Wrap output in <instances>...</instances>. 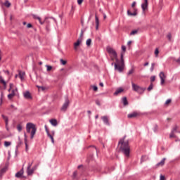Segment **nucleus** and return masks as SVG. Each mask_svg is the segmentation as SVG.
Instances as JSON below:
<instances>
[{
    "label": "nucleus",
    "instance_id": "f257e3e1",
    "mask_svg": "<svg viewBox=\"0 0 180 180\" xmlns=\"http://www.w3.org/2000/svg\"><path fill=\"white\" fill-rule=\"evenodd\" d=\"M107 51L109 54H112V57L115 58L116 63H112V65L114 64L115 71L118 72H122L124 70V60L123 59V53H121V61L117 59V53L116 51L111 47H107Z\"/></svg>",
    "mask_w": 180,
    "mask_h": 180
},
{
    "label": "nucleus",
    "instance_id": "393cba45",
    "mask_svg": "<svg viewBox=\"0 0 180 180\" xmlns=\"http://www.w3.org/2000/svg\"><path fill=\"white\" fill-rule=\"evenodd\" d=\"M24 141L25 144L26 148H27V135H26V133H24Z\"/></svg>",
    "mask_w": 180,
    "mask_h": 180
},
{
    "label": "nucleus",
    "instance_id": "4be33fe9",
    "mask_svg": "<svg viewBox=\"0 0 180 180\" xmlns=\"http://www.w3.org/2000/svg\"><path fill=\"white\" fill-rule=\"evenodd\" d=\"M122 101L124 106H127V105H129V101H127V98L123 97Z\"/></svg>",
    "mask_w": 180,
    "mask_h": 180
},
{
    "label": "nucleus",
    "instance_id": "5701e85b",
    "mask_svg": "<svg viewBox=\"0 0 180 180\" xmlns=\"http://www.w3.org/2000/svg\"><path fill=\"white\" fill-rule=\"evenodd\" d=\"M33 172H34V170L32 168L27 169V174L28 176L33 175Z\"/></svg>",
    "mask_w": 180,
    "mask_h": 180
},
{
    "label": "nucleus",
    "instance_id": "58836bf2",
    "mask_svg": "<svg viewBox=\"0 0 180 180\" xmlns=\"http://www.w3.org/2000/svg\"><path fill=\"white\" fill-rule=\"evenodd\" d=\"M133 72H134V69H131L128 73L127 75H131V74H133Z\"/></svg>",
    "mask_w": 180,
    "mask_h": 180
},
{
    "label": "nucleus",
    "instance_id": "37998d69",
    "mask_svg": "<svg viewBox=\"0 0 180 180\" xmlns=\"http://www.w3.org/2000/svg\"><path fill=\"white\" fill-rule=\"evenodd\" d=\"M2 98H4V93H1V94L0 105H2Z\"/></svg>",
    "mask_w": 180,
    "mask_h": 180
},
{
    "label": "nucleus",
    "instance_id": "c03bdc74",
    "mask_svg": "<svg viewBox=\"0 0 180 180\" xmlns=\"http://www.w3.org/2000/svg\"><path fill=\"white\" fill-rule=\"evenodd\" d=\"M154 81H155V76H152L150 77V82H154Z\"/></svg>",
    "mask_w": 180,
    "mask_h": 180
},
{
    "label": "nucleus",
    "instance_id": "4c0bfd02",
    "mask_svg": "<svg viewBox=\"0 0 180 180\" xmlns=\"http://www.w3.org/2000/svg\"><path fill=\"white\" fill-rule=\"evenodd\" d=\"M155 66V63H152L150 67V71L153 72L154 71V67Z\"/></svg>",
    "mask_w": 180,
    "mask_h": 180
},
{
    "label": "nucleus",
    "instance_id": "c9c22d12",
    "mask_svg": "<svg viewBox=\"0 0 180 180\" xmlns=\"http://www.w3.org/2000/svg\"><path fill=\"white\" fill-rule=\"evenodd\" d=\"M78 39H80V40H82V41L83 40V39H84V32L83 31L81 32L80 36Z\"/></svg>",
    "mask_w": 180,
    "mask_h": 180
},
{
    "label": "nucleus",
    "instance_id": "e433bc0d",
    "mask_svg": "<svg viewBox=\"0 0 180 180\" xmlns=\"http://www.w3.org/2000/svg\"><path fill=\"white\" fill-rule=\"evenodd\" d=\"M160 53V51L158 50V49H156L155 50V57H158V54Z\"/></svg>",
    "mask_w": 180,
    "mask_h": 180
},
{
    "label": "nucleus",
    "instance_id": "052dcab7",
    "mask_svg": "<svg viewBox=\"0 0 180 180\" xmlns=\"http://www.w3.org/2000/svg\"><path fill=\"white\" fill-rule=\"evenodd\" d=\"M54 134H56V132L54 131H52L51 135H52L53 139H54Z\"/></svg>",
    "mask_w": 180,
    "mask_h": 180
},
{
    "label": "nucleus",
    "instance_id": "0eeeda50",
    "mask_svg": "<svg viewBox=\"0 0 180 180\" xmlns=\"http://www.w3.org/2000/svg\"><path fill=\"white\" fill-rule=\"evenodd\" d=\"M159 77L160 78V85L165 84V78H167V76H165L164 72H160L159 74Z\"/></svg>",
    "mask_w": 180,
    "mask_h": 180
},
{
    "label": "nucleus",
    "instance_id": "f3484780",
    "mask_svg": "<svg viewBox=\"0 0 180 180\" xmlns=\"http://www.w3.org/2000/svg\"><path fill=\"white\" fill-rule=\"evenodd\" d=\"M95 20H96V29L98 30L99 28V18H98V15H95Z\"/></svg>",
    "mask_w": 180,
    "mask_h": 180
},
{
    "label": "nucleus",
    "instance_id": "864d4df0",
    "mask_svg": "<svg viewBox=\"0 0 180 180\" xmlns=\"http://www.w3.org/2000/svg\"><path fill=\"white\" fill-rule=\"evenodd\" d=\"M122 51L124 53V52L126 51V46H122Z\"/></svg>",
    "mask_w": 180,
    "mask_h": 180
},
{
    "label": "nucleus",
    "instance_id": "423d86ee",
    "mask_svg": "<svg viewBox=\"0 0 180 180\" xmlns=\"http://www.w3.org/2000/svg\"><path fill=\"white\" fill-rule=\"evenodd\" d=\"M140 115V112L137 111H134L127 115L128 119H133L134 117H137Z\"/></svg>",
    "mask_w": 180,
    "mask_h": 180
},
{
    "label": "nucleus",
    "instance_id": "473e14b6",
    "mask_svg": "<svg viewBox=\"0 0 180 180\" xmlns=\"http://www.w3.org/2000/svg\"><path fill=\"white\" fill-rule=\"evenodd\" d=\"M153 131L155 133H157V131H158V125L155 124L153 127Z\"/></svg>",
    "mask_w": 180,
    "mask_h": 180
},
{
    "label": "nucleus",
    "instance_id": "f03ea898",
    "mask_svg": "<svg viewBox=\"0 0 180 180\" xmlns=\"http://www.w3.org/2000/svg\"><path fill=\"white\" fill-rule=\"evenodd\" d=\"M126 136L121 139L118 143L120 150L124 153L125 157H130V146L129 145V141H125Z\"/></svg>",
    "mask_w": 180,
    "mask_h": 180
},
{
    "label": "nucleus",
    "instance_id": "5fc2aeb1",
    "mask_svg": "<svg viewBox=\"0 0 180 180\" xmlns=\"http://www.w3.org/2000/svg\"><path fill=\"white\" fill-rule=\"evenodd\" d=\"M137 3H136V1H134L133 3H132V4H131V8H134L135 6H136V4Z\"/></svg>",
    "mask_w": 180,
    "mask_h": 180
},
{
    "label": "nucleus",
    "instance_id": "0e129e2a",
    "mask_svg": "<svg viewBox=\"0 0 180 180\" xmlns=\"http://www.w3.org/2000/svg\"><path fill=\"white\" fill-rule=\"evenodd\" d=\"M127 44H128V46H130V44H131V41H129Z\"/></svg>",
    "mask_w": 180,
    "mask_h": 180
},
{
    "label": "nucleus",
    "instance_id": "a19ab883",
    "mask_svg": "<svg viewBox=\"0 0 180 180\" xmlns=\"http://www.w3.org/2000/svg\"><path fill=\"white\" fill-rule=\"evenodd\" d=\"M177 129H178V127L175 126V127L172 129V132H173V133H176Z\"/></svg>",
    "mask_w": 180,
    "mask_h": 180
},
{
    "label": "nucleus",
    "instance_id": "1a4fd4ad",
    "mask_svg": "<svg viewBox=\"0 0 180 180\" xmlns=\"http://www.w3.org/2000/svg\"><path fill=\"white\" fill-rule=\"evenodd\" d=\"M101 119L104 124H106V126H110V123L109 122V118L108 117V116H103L101 117Z\"/></svg>",
    "mask_w": 180,
    "mask_h": 180
},
{
    "label": "nucleus",
    "instance_id": "49530a36",
    "mask_svg": "<svg viewBox=\"0 0 180 180\" xmlns=\"http://www.w3.org/2000/svg\"><path fill=\"white\" fill-rule=\"evenodd\" d=\"M131 35H133V34H137V30H133L131 33H130Z\"/></svg>",
    "mask_w": 180,
    "mask_h": 180
},
{
    "label": "nucleus",
    "instance_id": "2f4dec72",
    "mask_svg": "<svg viewBox=\"0 0 180 180\" xmlns=\"http://www.w3.org/2000/svg\"><path fill=\"white\" fill-rule=\"evenodd\" d=\"M92 40L91 39H88L86 41V46H91V43Z\"/></svg>",
    "mask_w": 180,
    "mask_h": 180
},
{
    "label": "nucleus",
    "instance_id": "bf43d9fd",
    "mask_svg": "<svg viewBox=\"0 0 180 180\" xmlns=\"http://www.w3.org/2000/svg\"><path fill=\"white\" fill-rule=\"evenodd\" d=\"M4 72L7 74V75H9V70H4Z\"/></svg>",
    "mask_w": 180,
    "mask_h": 180
},
{
    "label": "nucleus",
    "instance_id": "4d7b16f0",
    "mask_svg": "<svg viewBox=\"0 0 180 180\" xmlns=\"http://www.w3.org/2000/svg\"><path fill=\"white\" fill-rule=\"evenodd\" d=\"M96 103L98 105L101 106V102H99V100L96 101Z\"/></svg>",
    "mask_w": 180,
    "mask_h": 180
},
{
    "label": "nucleus",
    "instance_id": "bb28decb",
    "mask_svg": "<svg viewBox=\"0 0 180 180\" xmlns=\"http://www.w3.org/2000/svg\"><path fill=\"white\" fill-rule=\"evenodd\" d=\"M0 82H1V84H3L4 86H6V82H5V80L4 79V78H2V77H0Z\"/></svg>",
    "mask_w": 180,
    "mask_h": 180
},
{
    "label": "nucleus",
    "instance_id": "ea45409f",
    "mask_svg": "<svg viewBox=\"0 0 180 180\" xmlns=\"http://www.w3.org/2000/svg\"><path fill=\"white\" fill-rule=\"evenodd\" d=\"M17 129H18V131H22V125L18 124L17 126Z\"/></svg>",
    "mask_w": 180,
    "mask_h": 180
},
{
    "label": "nucleus",
    "instance_id": "6e6552de",
    "mask_svg": "<svg viewBox=\"0 0 180 180\" xmlns=\"http://www.w3.org/2000/svg\"><path fill=\"white\" fill-rule=\"evenodd\" d=\"M44 129H45V131L46 132L48 137H49L51 139V143L53 144H54V138H53V136L51 135V134H50V131H49V128L47 127V125L44 126Z\"/></svg>",
    "mask_w": 180,
    "mask_h": 180
},
{
    "label": "nucleus",
    "instance_id": "4468645a",
    "mask_svg": "<svg viewBox=\"0 0 180 180\" xmlns=\"http://www.w3.org/2000/svg\"><path fill=\"white\" fill-rule=\"evenodd\" d=\"M1 117H3L4 120L5 121L6 127H8L9 119L8 118V116H6L4 115H2Z\"/></svg>",
    "mask_w": 180,
    "mask_h": 180
},
{
    "label": "nucleus",
    "instance_id": "ddd939ff",
    "mask_svg": "<svg viewBox=\"0 0 180 180\" xmlns=\"http://www.w3.org/2000/svg\"><path fill=\"white\" fill-rule=\"evenodd\" d=\"M167 159L164 158L160 162H158L156 165V167H163V165L165 164V160Z\"/></svg>",
    "mask_w": 180,
    "mask_h": 180
},
{
    "label": "nucleus",
    "instance_id": "7c9ffc66",
    "mask_svg": "<svg viewBox=\"0 0 180 180\" xmlns=\"http://www.w3.org/2000/svg\"><path fill=\"white\" fill-rule=\"evenodd\" d=\"M167 37L169 41H172V35H171V33L167 34Z\"/></svg>",
    "mask_w": 180,
    "mask_h": 180
},
{
    "label": "nucleus",
    "instance_id": "a878e982",
    "mask_svg": "<svg viewBox=\"0 0 180 180\" xmlns=\"http://www.w3.org/2000/svg\"><path fill=\"white\" fill-rule=\"evenodd\" d=\"M11 144H12V142L11 141H4V147H9V146H11Z\"/></svg>",
    "mask_w": 180,
    "mask_h": 180
},
{
    "label": "nucleus",
    "instance_id": "b1692460",
    "mask_svg": "<svg viewBox=\"0 0 180 180\" xmlns=\"http://www.w3.org/2000/svg\"><path fill=\"white\" fill-rule=\"evenodd\" d=\"M14 96H15V91L13 90L12 92L8 95V98L12 99V98H13Z\"/></svg>",
    "mask_w": 180,
    "mask_h": 180
},
{
    "label": "nucleus",
    "instance_id": "774afa93",
    "mask_svg": "<svg viewBox=\"0 0 180 180\" xmlns=\"http://www.w3.org/2000/svg\"><path fill=\"white\" fill-rule=\"evenodd\" d=\"M87 113H89V115H91V111H90V110H88V111H87Z\"/></svg>",
    "mask_w": 180,
    "mask_h": 180
},
{
    "label": "nucleus",
    "instance_id": "603ef678",
    "mask_svg": "<svg viewBox=\"0 0 180 180\" xmlns=\"http://www.w3.org/2000/svg\"><path fill=\"white\" fill-rule=\"evenodd\" d=\"M174 61H176V63L178 64H180V57L178 59L174 60Z\"/></svg>",
    "mask_w": 180,
    "mask_h": 180
},
{
    "label": "nucleus",
    "instance_id": "f8f14e48",
    "mask_svg": "<svg viewBox=\"0 0 180 180\" xmlns=\"http://www.w3.org/2000/svg\"><path fill=\"white\" fill-rule=\"evenodd\" d=\"M24 98L25 99H32V95L30 94V92L29 91H25L24 94Z\"/></svg>",
    "mask_w": 180,
    "mask_h": 180
},
{
    "label": "nucleus",
    "instance_id": "09e8293b",
    "mask_svg": "<svg viewBox=\"0 0 180 180\" xmlns=\"http://www.w3.org/2000/svg\"><path fill=\"white\" fill-rule=\"evenodd\" d=\"M93 90L95 91V92H96V91H98V86H93Z\"/></svg>",
    "mask_w": 180,
    "mask_h": 180
},
{
    "label": "nucleus",
    "instance_id": "e2e57ef3",
    "mask_svg": "<svg viewBox=\"0 0 180 180\" xmlns=\"http://www.w3.org/2000/svg\"><path fill=\"white\" fill-rule=\"evenodd\" d=\"M148 64H149L148 62H146V63H144L143 65H144V67H147V65H148Z\"/></svg>",
    "mask_w": 180,
    "mask_h": 180
},
{
    "label": "nucleus",
    "instance_id": "72a5a7b5",
    "mask_svg": "<svg viewBox=\"0 0 180 180\" xmlns=\"http://www.w3.org/2000/svg\"><path fill=\"white\" fill-rule=\"evenodd\" d=\"M46 71H51V70L53 69V67L49 65H46Z\"/></svg>",
    "mask_w": 180,
    "mask_h": 180
},
{
    "label": "nucleus",
    "instance_id": "412c9836",
    "mask_svg": "<svg viewBox=\"0 0 180 180\" xmlns=\"http://www.w3.org/2000/svg\"><path fill=\"white\" fill-rule=\"evenodd\" d=\"M127 15H129V16H136L137 15V11H136V10L131 13L130 12V10L127 11Z\"/></svg>",
    "mask_w": 180,
    "mask_h": 180
},
{
    "label": "nucleus",
    "instance_id": "7ed1b4c3",
    "mask_svg": "<svg viewBox=\"0 0 180 180\" xmlns=\"http://www.w3.org/2000/svg\"><path fill=\"white\" fill-rule=\"evenodd\" d=\"M25 129L27 133H29L30 134L31 140H33V139H34L36 132L37 131V127H36V124L32 122H28L26 124Z\"/></svg>",
    "mask_w": 180,
    "mask_h": 180
},
{
    "label": "nucleus",
    "instance_id": "2eb2a0df",
    "mask_svg": "<svg viewBox=\"0 0 180 180\" xmlns=\"http://www.w3.org/2000/svg\"><path fill=\"white\" fill-rule=\"evenodd\" d=\"M32 16H33L34 19H37V20H39L40 25L44 24V22H42L41 18L39 16L36 15H33Z\"/></svg>",
    "mask_w": 180,
    "mask_h": 180
},
{
    "label": "nucleus",
    "instance_id": "39448f33",
    "mask_svg": "<svg viewBox=\"0 0 180 180\" xmlns=\"http://www.w3.org/2000/svg\"><path fill=\"white\" fill-rule=\"evenodd\" d=\"M70 105V100L68 98H65V103H63V106L60 108V110L63 112H65L67 109H68V106Z\"/></svg>",
    "mask_w": 180,
    "mask_h": 180
},
{
    "label": "nucleus",
    "instance_id": "de8ad7c7",
    "mask_svg": "<svg viewBox=\"0 0 180 180\" xmlns=\"http://www.w3.org/2000/svg\"><path fill=\"white\" fill-rule=\"evenodd\" d=\"M5 171H6V169L5 168H3L0 170L1 172V175L2 176V174H4V172H5Z\"/></svg>",
    "mask_w": 180,
    "mask_h": 180
},
{
    "label": "nucleus",
    "instance_id": "c756f323",
    "mask_svg": "<svg viewBox=\"0 0 180 180\" xmlns=\"http://www.w3.org/2000/svg\"><path fill=\"white\" fill-rule=\"evenodd\" d=\"M169 137H170V139H174L176 136H175V132H172V131H171V133H170V134H169Z\"/></svg>",
    "mask_w": 180,
    "mask_h": 180
},
{
    "label": "nucleus",
    "instance_id": "6ab92c4d",
    "mask_svg": "<svg viewBox=\"0 0 180 180\" xmlns=\"http://www.w3.org/2000/svg\"><path fill=\"white\" fill-rule=\"evenodd\" d=\"M49 122H50L51 124L54 127H56V126H57V124H58L57 122V120H56V119L50 120Z\"/></svg>",
    "mask_w": 180,
    "mask_h": 180
},
{
    "label": "nucleus",
    "instance_id": "9b49d317",
    "mask_svg": "<svg viewBox=\"0 0 180 180\" xmlns=\"http://www.w3.org/2000/svg\"><path fill=\"white\" fill-rule=\"evenodd\" d=\"M82 43V40L81 39H78L77 41L74 44V49L75 50H77L78 46Z\"/></svg>",
    "mask_w": 180,
    "mask_h": 180
},
{
    "label": "nucleus",
    "instance_id": "69168bd1",
    "mask_svg": "<svg viewBox=\"0 0 180 180\" xmlns=\"http://www.w3.org/2000/svg\"><path fill=\"white\" fill-rule=\"evenodd\" d=\"M99 85L100 86H103V83H100Z\"/></svg>",
    "mask_w": 180,
    "mask_h": 180
},
{
    "label": "nucleus",
    "instance_id": "79ce46f5",
    "mask_svg": "<svg viewBox=\"0 0 180 180\" xmlns=\"http://www.w3.org/2000/svg\"><path fill=\"white\" fill-rule=\"evenodd\" d=\"M32 165H33V161L32 162H29L27 169L32 168Z\"/></svg>",
    "mask_w": 180,
    "mask_h": 180
},
{
    "label": "nucleus",
    "instance_id": "13d9d810",
    "mask_svg": "<svg viewBox=\"0 0 180 180\" xmlns=\"http://www.w3.org/2000/svg\"><path fill=\"white\" fill-rule=\"evenodd\" d=\"M32 24H30V23H28L27 25V27L28 28V29H30V27H32Z\"/></svg>",
    "mask_w": 180,
    "mask_h": 180
},
{
    "label": "nucleus",
    "instance_id": "c85d7f7f",
    "mask_svg": "<svg viewBox=\"0 0 180 180\" xmlns=\"http://www.w3.org/2000/svg\"><path fill=\"white\" fill-rule=\"evenodd\" d=\"M154 88V84H153V83H151L149 86L148 87V91H151Z\"/></svg>",
    "mask_w": 180,
    "mask_h": 180
},
{
    "label": "nucleus",
    "instance_id": "f704fd0d",
    "mask_svg": "<svg viewBox=\"0 0 180 180\" xmlns=\"http://www.w3.org/2000/svg\"><path fill=\"white\" fill-rule=\"evenodd\" d=\"M60 64H62V65H65L67 64V61L64 60L63 59H60Z\"/></svg>",
    "mask_w": 180,
    "mask_h": 180
},
{
    "label": "nucleus",
    "instance_id": "a18cd8bd",
    "mask_svg": "<svg viewBox=\"0 0 180 180\" xmlns=\"http://www.w3.org/2000/svg\"><path fill=\"white\" fill-rule=\"evenodd\" d=\"M160 180H165V176L164 175L161 174L160 176Z\"/></svg>",
    "mask_w": 180,
    "mask_h": 180
},
{
    "label": "nucleus",
    "instance_id": "338daca9",
    "mask_svg": "<svg viewBox=\"0 0 180 180\" xmlns=\"http://www.w3.org/2000/svg\"><path fill=\"white\" fill-rule=\"evenodd\" d=\"M19 77V75H15V78H18Z\"/></svg>",
    "mask_w": 180,
    "mask_h": 180
},
{
    "label": "nucleus",
    "instance_id": "20e7f679",
    "mask_svg": "<svg viewBox=\"0 0 180 180\" xmlns=\"http://www.w3.org/2000/svg\"><path fill=\"white\" fill-rule=\"evenodd\" d=\"M132 89L135 91V92H138V94H143L146 91V88L141 87L140 86L131 82Z\"/></svg>",
    "mask_w": 180,
    "mask_h": 180
},
{
    "label": "nucleus",
    "instance_id": "dca6fc26",
    "mask_svg": "<svg viewBox=\"0 0 180 180\" xmlns=\"http://www.w3.org/2000/svg\"><path fill=\"white\" fill-rule=\"evenodd\" d=\"M25 72L20 71L18 73V77L19 78H20L21 81H23L25 79Z\"/></svg>",
    "mask_w": 180,
    "mask_h": 180
},
{
    "label": "nucleus",
    "instance_id": "cd10ccee",
    "mask_svg": "<svg viewBox=\"0 0 180 180\" xmlns=\"http://www.w3.org/2000/svg\"><path fill=\"white\" fill-rule=\"evenodd\" d=\"M4 5L6 8H9V6H11V2H9V1H6V2L4 3Z\"/></svg>",
    "mask_w": 180,
    "mask_h": 180
},
{
    "label": "nucleus",
    "instance_id": "a211bd4d",
    "mask_svg": "<svg viewBox=\"0 0 180 180\" xmlns=\"http://www.w3.org/2000/svg\"><path fill=\"white\" fill-rule=\"evenodd\" d=\"M23 175V168L15 174L16 178H20Z\"/></svg>",
    "mask_w": 180,
    "mask_h": 180
},
{
    "label": "nucleus",
    "instance_id": "8fccbe9b",
    "mask_svg": "<svg viewBox=\"0 0 180 180\" xmlns=\"http://www.w3.org/2000/svg\"><path fill=\"white\" fill-rule=\"evenodd\" d=\"M169 103H171V99H167L165 102V105H168Z\"/></svg>",
    "mask_w": 180,
    "mask_h": 180
},
{
    "label": "nucleus",
    "instance_id": "3c124183",
    "mask_svg": "<svg viewBox=\"0 0 180 180\" xmlns=\"http://www.w3.org/2000/svg\"><path fill=\"white\" fill-rule=\"evenodd\" d=\"M82 2H84V0H77L78 5H81V4H82Z\"/></svg>",
    "mask_w": 180,
    "mask_h": 180
},
{
    "label": "nucleus",
    "instance_id": "9d476101",
    "mask_svg": "<svg viewBox=\"0 0 180 180\" xmlns=\"http://www.w3.org/2000/svg\"><path fill=\"white\" fill-rule=\"evenodd\" d=\"M141 8H142L143 12H145L146 9L148 8V0H144V3L141 4Z\"/></svg>",
    "mask_w": 180,
    "mask_h": 180
},
{
    "label": "nucleus",
    "instance_id": "aec40b11",
    "mask_svg": "<svg viewBox=\"0 0 180 180\" xmlns=\"http://www.w3.org/2000/svg\"><path fill=\"white\" fill-rule=\"evenodd\" d=\"M122 92H123V89L120 87L115 91L114 95L115 96H117V95H119V94H122Z\"/></svg>",
    "mask_w": 180,
    "mask_h": 180
},
{
    "label": "nucleus",
    "instance_id": "6e6d98bb",
    "mask_svg": "<svg viewBox=\"0 0 180 180\" xmlns=\"http://www.w3.org/2000/svg\"><path fill=\"white\" fill-rule=\"evenodd\" d=\"M32 170L34 171H36L37 169V165H35L32 168Z\"/></svg>",
    "mask_w": 180,
    "mask_h": 180
},
{
    "label": "nucleus",
    "instance_id": "680f3d73",
    "mask_svg": "<svg viewBox=\"0 0 180 180\" xmlns=\"http://www.w3.org/2000/svg\"><path fill=\"white\" fill-rule=\"evenodd\" d=\"M77 172H73V178H75L77 176Z\"/></svg>",
    "mask_w": 180,
    "mask_h": 180
}]
</instances>
